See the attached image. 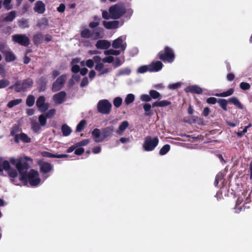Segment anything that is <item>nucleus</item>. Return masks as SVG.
Returning a JSON list of instances; mask_svg holds the SVG:
<instances>
[{
  "instance_id": "nucleus-1",
  "label": "nucleus",
  "mask_w": 252,
  "mask_h": 252,
  "mask_svg": "<svg viewBox=\"0 0 252 252\" xmlns=\"http://www.w3.org/2000/svg\"><path fill=\"white\" fill-rule=\"evenodd\" d=\"M11 163L15 166L20 173V180L29 183L32 186H37L40 184L41 179L38 171L31 169L28 172L29 166L26 163H21L19 160L10 158Z\"/></svg>"
},
{
  "instance_id": "nucleus-2",
  "label": "nucleus",
  "mask_w": 252,
  "mask_h": 252,
  "mask_svg": "<svg viewBox=\"0 0 252 252\" xmlns=\"http://www.w3.org/2000/svg\"><path fill=\"white\" fill-rule=\"evenodd\" d=\"M125 13L126 10L122 4H115L109 8V12L106 11L102 12V17L105 19L112 18L116 19L121 17Z\"/></svg>"
},
{
  "instance_id": "nucleus-3",
  "label": "nucleus",
  "mask_w": 252,
  "mask_h": 252,
  "mask_svg": "<svg viewBox=\"0 0 252 252\" xmlns=\"http://www.w3.org/2000/svg\"><path fill=\"white\" fill-rule=\"evenodd\" d=\"M7 171L9 177L12 178L11 181L16 185H19L15 181L14 178L18 175L17 172L15 169H11L9 162L7 160H4L0 163V175L4 176L3 170Z\"/></svg>"
},
{
  "instance_id": "nucleus-4",
  "label": "nucleus",
  "mask_w": 252,
  "mask_h": 252,
  "mask_svg": "<svg viewBox=\"0 0 252 252\" xmlns=\"http://www.w3.org/2000/svg\"><path fill=\"white\" fill-rule=\"evenodd\" d=\"M158 142V138L157 137L147 136L145 138L143 149L146 151H152L157 146Z\"/></svg>"
},
{
  "instance_id": "nucleus-5",
  "label": "nucleus",
  "mask_w": 252,
  "mask_h": 252,
  "mask_svg": "<svg viewBox=\"0 0 252 252\" xmlns=\"http://www.w3.org/2000/svg\"><path fill=\"white\" fill-rule=\"evenodd\" d=\"M158 56L160 60L169 63H172L175 58L174 54L172 49L168 47H166L163 52H160L158 53Z\"/></svg>"
},
{
  "instance_id": "nucleus-6",
  "label": "nucleus",
  "mask_w": 252,
  "mask_h": 252,
  "mask_svg": "<svg viewBox=\"0 0 252 252\" xmlns=\"http://www.w3.org/2000/svg\"><path fill=\"white\" fill-rule=\"evenodd\" d=\"M32 84V80L31 79H27L24 81L22 84L19 82H17L14 85L10 86V89H14L17 92L25 91L30 89Z\"/></svg>"
},
{
  "instance_id": "nucleus-7",
  "label": "nucleus",
  "mask_w": 252,
  "mask_h": 252,
  "mask_svg": "<svg viewBox=\"0 0 252 252\" xmlns=\"http://www.w3.org/2000/svg\"><path fill=\"white\" fill-rule=\"evenodd\" d=\"M112 108L111 103L107 99H102L97 104V111L102 114L110 113Z\"/></svg>"
},
{
  "instance_id": "nucleus-8",
  "label": "nucleus",
  "mask_w": 252,
  "mask_h": 252,
  "mask_svg": "<svg viewBox=\"0 0 252 252\" xmlns=\"http://www.w3.org/2000/svg\"><path fill=\"white\" fill-rule=\"evenodd\" d=\"M250 194L248 192L242 194L237 200L235 206V212L239 213L242 210L244 205L251 202L250 199Z\"/></svg>"
},
{
  "instance_id": "nucleus-9",
  "label": "nucleus",
  "mask_w": 252,
  "mask_h": 252,
  "mask_svg": "<svg viewBox=\"0 0 252 252\" xmlns=\"http://www.w3.org/2000/svg\"><path fill=\"white\" fill-rule=\"evenodd\" d=\"M126 35H124L114 40L112 44L113 48L114 49H119L120 51L124 52L127 46V44L126 42Z\"/></svg>"
},
{
  "instance_id": "nucleus-10",
  "label": "nucleus",
  "mask_w": 252,
  "mask_h": 252,
  "mask_svg": "<svg viewBox=\"0 0 252 252\" xmlns=\"http://www.w3.org/2000/svg\"><path fill=\"white\" fill-rule=\"evenodd\" d=\"M12 40L15 43L21 45L28 46L30 44L29 37L25 34H16L12 36Z\"/></svg>"
},
{
  "instance_id": "nucleus-11",
  "label": "nucleus",
  "mask_w": 252,
  "mask_h": 252,
  "mask_svg": "<svg viewBox=\"0 0 252 252\" xmlns=\"http://www.w3.org/2000/svg\"><path fill=\"white\" fill-rule=\"evenodd\" d=\"M66 77L65 75H62L57 78L52 85V90L53 92H57L62 89L66 80Z\"/></svg>"
},
{
  "instance_id": "nucleus-12",
  "label": "nucleus",
  "mask_w": 252,
  "mask_h": 252,
  "mask_svg": "<svg viewBox=\"0 0 252 252\" xmlns=\"http://www.w3.org/2000/svg\"><path fill=\"white\" fill-rule=\"evenodd\" d=\"M36 105L41 112H45L49 107V104L45 102V98L43 96H40L37 98Z\"/></svg>"
},
{
  "instance_id": "nucleus-13",
  "label": "nucleus",
  "mask_w": 252,
  "mask_h": 252,
  "mask_svg": "<svg viewBox=\"0 0 252 252\" xmlns=\"http://www.w3.org/2000/svg\"><path fill=\"white\" fill-rule=\"evenodd\" d=\"M92 134L94 141L96 143L101 142L105 139L103 137L102 132L99 129L94 128L92 131Z\"/></svg>"
},
{
  "instance_id": "nucleus-14",
  "label": "nucleus",
  "mask_w": 252,
  "mask_h": 252,
  "mask_svg": "<svg viewBox=\"0 0 252 252\" xmlns=\"http://www.w3.org/2000/svg\"><path fill=\"white\" fill-rule=\"evenodd\" d=\"M103 62H101L96 64L95 69L100 72L99 75L106 74L109 73L112 69L111 67H108L105 66Z\"/></svg>"
},
{
  "instance_id": "nucleus-15",
  "label": "nucleus",
  "mask_w": 252,
  "mask_h": 252,
  "mask_svg": "<svg viewBox=\"0 0 252 252\" xmlns=\"http://www.w3.org/2000/svg\"><path fill=\"white\" fill-rule=\"evenodd\" d=\"M33 10L35 12L38 14L44 13L46 10L45 3L41 0L37 1L34 4Z\"/></svg>"
},
{
  "instance_id": "nucleus-16",
  "label": "nucleus",
  "mask_w": 252,
  "mask_h": 252,
  "mask_svg": "<svg viewBox=\"0 0 252 252\" xmlns=\"http://www.w3.org/2000/svg\"><path fill=\"white\" fill-rule=\"evenodd\" d=\"M66 94L64 92L62 91L53 95V99L54 102L58 104L62 103L65 100Z\"/></svg>"
},
{
  "instance_id": "nucleus-17",
  "label": "nucleus",
  "mask_w": 252,
  "mask_h": 252,
  "mask_svg": "<svg viewBox=\"0 0 252 252\" xmlns=\"http://www.w3.org/2000/svg\"><path fill=\"white\" fill-rule=\"evenodd\" d=\"M186 93H191L197 94H201L203 92L202 89L197 85H191L186 87L185 89Z\"/></svg>"
},
{
  "instance_id": "nucleus-18",
  "label": "nucleus",
  "mask_w": 252,
  "mask_h": 252,
  "mask_svg": "<svg viewBox=\"0 0 252 252\" xmlns=\"http://www.w3.org/2000/svg\"><path fill=\"white\" fill-rule=\"evenodd\" d=\"M150 72H157L161 69L163 64L160 61L153 62L149 65Z\"/></svg>"
},
{
  "instance_id": "nucleus-19",
  "label": "nucleus",
  "mask_w": 252,
  "mask_h": 252,
  "mask_svg": "<svg viewBox=\"0 0 252 252\" xmlns=\"http://www.w3.org/2000/svg\"><path fill=\"white\" fill-rule=\"evenodd\" d=\"M111 46V43L106 40H99L97 41L95 46L99 49H107Z\"/></svg>"
},
{
  "instance_id": "nucleus-20",
  "label": "nucleus",
  "mask_w": 252,
  "mask_h": 252,
  "mask_svg": "<svg viewBox=\"0 0 252 252\" xmlns=\"http://www.w3.org/2000/svg\"><path fill=\"white\" fill-rule=\"evenodd\" d=\"M40 171L43 173H47L53 169L52 165L46 162H41L40 163Z\"/></svg>"
},
{
  "instance_id": "nucleus-21",
  "label": "nucleus",
  "mask_w": 252,
  "mask_h": 252,
  "mask_svg": "<svg viewBox=\"0 0 252 252\" xmlns=\"http://www.w3.org/2000/svg\"><path fill=\"white\" fill-rule=\"evenodd\" d=\"M129 123L126 121L122 122L119 125L118 129L116 131V133L119 135L123 134L125 130L128 127Z\"/></svg>"
},
{
  "instance_id": "nucleus-22",
  "label": "nucleus",
  "mask_w": 252,
  "mask_h": 252,
  "mask_svg": "<svg viewBox=\"0 0 252 252\" xmlns=\"http://www.w3.org/2000/svg\"><path fill=\"white\" fill-rule=\"evenodd\" d=\"M119 22L118 21H104L103 22L104 27L107 29H114L119 27Z\"/></svg>"
},
{
  "instance_id": "nucleus-23",
  "label": "nucleus",
  "mask_w": 252,
  "mask_h": 252,
  "mask_svg": "<svg viewBox=\"0 0 252 252\" xmlns=\"http://www.w3.org/2000/svg\"><path fill=\"white\" fill-rule=\"evenodd\" d=\"M103 37V32L102 29H95L93 30L91 35V37L92 38V39H97L98 38H102Z\"/></svg>"
},
{
  "instance_id": "nucleus-24",
  "label": "nucleus",
  "mask_w": 252,
  "mask_h": 252,
  "mask_svg": "<svg viewBox=\"0 0 252 252\" xmlns=\"http://www.w3.org/2000/svg\"><path fill=\"white\" fill-rule=\"evenodd\" d=\"M19 140L25 143H29L31 142V138L27 134L22 133L20 134L16 135L15 136V141L16 142H18Z\"/></svg>"
},
{
  "instance_id": "nucleus-25",
  "label": "nucleus",
  "mask_w": 252,
  "mask_h": 252,
  "mask_svg": "<svg viewBox=\"0 0 252 252\" xmlns=\"http://www.w3.org/2000/svg\"><path fill=\"white\" fill-rule=\"evenodd\" d=\"M102 134L104 139L111 136L114 132V127L110 126L106 127L102 130Z\"/></svg>"
},
{
  "instance_id": "nucleus-26",
  "label": "nucleus",
  "mask_w": 252,
  "mask_h": 252,
  "mask_svg": "<svg viewBox=\"0 0 252 252\" xmlns=\"http://www.w3.org/2000/svg\"><path fill=\"white\" fill-rule=\"evenodd\" d=\"M61 130L64 136H69L72 131V129L66 124H63L62 126Z\"/></svg>"
},
{
  "instance_id": "nucleus-27",
  "label": "nucleus",
  "mask_w": 252,
  "mask_h": 252,
  "mask_svg": "<svg viewBox=\"0 0 252 252\" xmlns=\"http://www.w3.org/2000/svg\"><path fill=\"white\" fill-rule=\"evenodd\" d=\"M5 55V60L7 62H10L15 60V56L11 51H7L4 53Z\"/></svg>"
},
{
  "instance_id": "nucleus-28",
  "label": "nucleus",
  "mask_w": 252,
  "mask_h": 252,
  "mask_svg": "<svg viewBox=\"0 0 252 252\" xmlns=\"http://www.w3.org/2000/svg\"><path fill=\"white\" fill-rule=\"evenodd\" d=\"M43 35L40 32L37 33L33 36V41L36 44L40 43L42 42Z\"/></svg>"
},
{
  "instance_id": "nucleus-29",
  "label": "nucleus",
  "mask_w": 252,
  "mask_h": 252,
  "mask_svg": "<svg viewBox=\"0 0 252 252\" xmlns=\"http://www.w3.org/2000/svg\"><path fill=\"white\" fill-rule=\"evenodd\" d=\"M22 102V99H16L9 101L7 106L8 108H11L13 106L18 105Z\"/></svg>"
},
{
  "instance_id": "nucleus-30",
  "label": "nucleus",
  "mask_w": 252,
  "mask_h": 252,
  "mask_svg": "<svg viewBox=\"0 0 252 252\" xmlns=\"http://www.w3.org/2000/svg\"><path fill=\"white\" fill-rule=\"evenodd\" d=\"M134 95L132 94H129L126 95L125 99V102L127 105H128L132 103L134 100Z\"/></svg>"
},
{
  "instance_id": "nucleus-31",
  "label": "nucleus",
  "mask_w": 252,
  "mask_h": 252,
  "mask_svg": "<svg viewBox=\"0 0 252 252\" xmlns=\"http://www.w3.org/2000/svg\"><path fill=\"white\" fill-rule=\"evenodd\" d=\"M35 102V97L32 95H29L26 100V104L29 106L31 107L33 106Z\"/></svg>"
},
{
  "instance_id": "nucleus-32",
  "label": "nucleus",
  "mask_w": 252,
  "mask_h": 252,
  "mask_svg": "<svg viewBox=\"0 0 252 252\" xmlns=\"http://www.w3.org/2000/svg\"><path fill=\"white\" fill-rule=\"evenodd\" d=\"M170 145L168 144H166L163 146L160 150L159 154L161 156L164 155L168 152V151L170 150Z\"/></svg>"
},
{
  "instance_id": "nucleus-33",
  "label": "nucleus",
  "mask_w": 252,
  "mask_h": 252,
  "mask_svg": "<svg viewBox=\"0 0 252 252\" xmlns=\"http://www.w3.org/2000/svg\"><path fill=\"white\" fill-rule=\"evenodd\" d=\"M229 101L232 103L233 104H234L235 106H236L238 108H239L240 109L243 108L242 105H241L239 100L237 98H236V97L230 98L229 99Z\"/></svg>"
},
{
  "instance_id": "nucleus-34",
  "label": "nucleus",
  "mask_w": 252,
  "mask_h": 252,
  "mask_svg": "<svg viewBox=\"0 0 252 252\" xmlns=\"http://www.w3.org/2000/svg\"><path fill=\"white\" fill-rule=\"evenodd\" d=\"M120 50H116L114 49H109L108 50L105 51L104 53L105 55H112L115 56H118L120 54Z\"/></svg>"
},
{
  "instance_id": "nucleus-35",
  "label": "nucleus",
  "mask_w": 252,
  "mask_h": 252,
  "mask_svg": "<svg viewBox=\"0 0 252 252\" xmlns=\"http://www.w3.org/2000/svg\"><path fill=\"white\" fill-rule=\"evenodd\" d=\"M233 93V89H231L226 92H223L220 94H216L215 95L217 96L226 97L231 95Z\"/></svg>"
},
{
  "instance_id": "nucleus-36",
  "label": "nucleus",
  "mask_w": 252,
  "mask_h": 252,
  "mask_svg": "<svg viewBox=\"0 0 252 252\" xmlns=\"http://www.w3.org/2000/svg\"><path fill=\"white\" fill-rule=\"evenodd\" d=\"M16 12L14 11H11L5 17V20L6 21L11 22L15 18Z\"/></svg>"
},
{
  "instance_id": "nucleus-37",
  "label": "nucleus",
  "mask_w": 252,
  "mask_h": 252,
  "mask_svg": "<svg viewBox=\"0 0 252 252\" xmlns=\"http://www.w3.org/2000/svg\"><path fill=\"white\" fill-rule=\"evenodd\" d=\"M86 124V121L85 120H81L76 126V131L78 132L81 131L84 128Z\"/></svg>"
},
{
  "instance_id": "nucleus-38",
  "label": "nucleus",
  "mask_w": 252,
  "mask_h": 252,
  "mask_svg": "<svg viewBox=\"0 0 252 252\" xmlns=\"http://www.w3.org/2000/svg\"><path fill=\"white\" fill-rule=\"evenodd\" d=\"M123 99L120 97H116L114 99L113 104L116 108L119 107L122 103Z\"/></svg>"
},
{
  "instance_id": "nucleus-39",
  "label": "nucleus",
  "mask_w": 252,
  "mask_h": 252,
  "mask_svg": "<svg viewBox=\"0 0 252 252\" xmlns=\"http://www.w3.org/2000/svg\"><path fill=\"white\" fill-rule=\"evenodd\" d=\"M149 65H142L138 68L137 72L139 73H144L148 71H149Z\"/></svg>"
},
{
  "instance_id": "nucleus-40",
  "label": "nucleus",
  "mask_w": 252,
  "mask_h": 252,
  "mask_svg": "<svg viewBox=\"0 0 252 252\" xmlns=\"http://www.w3.org/2000/svg\"><path fill=\"white\" fill-rule=\"evenodd\" d=\"M218 102L220 106L225 111L227 110V101L225 99H220L219 100Z\"/></svg>"
},
{
  "instance_id": "nucleus-41",
  "label": "nucleus",
  "mask_w": 252,
  "mask_h": 252,
  "mask_svg": "<svg viewBox=\"0 0 252 252\" xmlns=\"http://www.w3.org/2000/svg\"><path fill=\"white\" fill-rule=\"evenodd\" d=\"M19 27L23 29L27 28L30 26L27 20H22L19 21Z\"/></svg>"
},
{
  "instance_id": "nucleus-42",
  "label": "nucleus",
  "mask_w": 252,
  "mask_h": 252,
  "mask_svg": "<svg viewBox=\"0 0 252 252\" xmlns=\"http://www.w3.org/2000/svg\"><path fill=\"white\" fill-rule=\"evenodd\" d=\"M149 94L151 99H157L160 96V94L155 90H151L149 92Z\"/></svg>"
},
{
  "instance_id": "nucleus-43",
  "label": "nucleus",
  "mask_w": 252,
  "mask_h": 252,
  "mask_svg": "<svg viewBox=\"0 0 252 252\" xmlns=\"http://www.w3.org/2000/svg\"><path fill=\"white\" fill-rule=\"evenodd\" d=\"M90 141L88 139H86L82 140L80 142L76 143V146L82 147L83 146H87L89 143Z\"/></svg>"
},
{
  "instance_id": "nucleus-44",
  "label": "nucleus",
  "mask_w": 252,
  "mask_h": 252,
  "mask_svg": "<svg viewBox=\"0 0 252 252\" xmlns=\"http://www.w3.org/2000/svg\"><path fill=\"white\" fill-rule=\"evenodd\" d=\"M92 33L88 29H84L81 32V36L85 38H89L91 37Z\"/></svg>"
},
{
  "instance_id": "nucleus-45",
  "label": "nucleus",
  "mask_w": 252,
  "mask_h": 252,
  "mask_svg": "<svg viewBox=\"0 0 252 252\" xmlns=\"http://www.w3.org/2000/svg\"><path fill=\"white\" fill-rule=\"evenodd\" d=\"M140 100L142 101L149 102L151 100L150 95L147 94H143L140 96Z\"/></svg>"
},
{
  "instance_id": "nucleus-46",
  "label": "nucleus",
  "mask_w": 252,
  "mask_h": 252,
  "mask_svg": "<svg viewBox=\"0 0 252 252\" xmlns=\"http://www.w3.org/2000/svg\"><path fill=\"white\" fill-rule=\"evenodd\" d=\"M48 24L47 19L45 18L41 19L37 23V26L38 27H42L43 26H46Z\"/></svg>"
},
{
  "instance_id": "nucleus-47",
  "label": "nucleus",
  "mask_w": 252,
  "mask_h": 252,
  "mask_svg": "<svg viewBox=\"0 0 252 252\" xmlns=\"http://www.w3.org/2000/svg\"><path fill=\"white\" fill-rule=\"evenodd\" d=\"M46 116L44 115H40L39 116V122L41 126H45L46 124Z\"/></svg>"
},
{
  "instance_id": "nucleus-48",
  "label": "nucleus",
  "mask_w": 252,
  "mask_h": 252,
  "mask_svg": "<svg viewBox=\"0 0 252 252\" xmlns=\"http://www.w3.org/2000/svg\"><path fill=\"white\" fill-rule=\"evenodd\" d=\"M9 84V81L6 79L0 80V89L4 88Z\"/></svg>"
},
{
  "instance_id": "nucleus-49",
  "label": "nucleus",
  "mask_w": 252,
  "mask_h": 252,
  "mask_svg": "<svg viewBox=\"0 0 252 252\" xmlns=\"http://www.w3.org/2000/svg\"><path fill=\"white\" fill-rule=\"evenodd\" d=\"M130 69L128 68H123L120 70L119 75H128L130 73Z\"/></svg>"
},
{
  "instance_id": "nucleus-50",
  "label": "nucleus",
  "mask_w": 252,
  "mask_h": 252,
  "mask_svg": "<svg viewBox=\"0 0 252 252\" xmlns=\"http://www.w3.org/2000/svg\"><path fill=\"white\" fill-rule=\"evenodd\" d=\"M181 86V83L180 82H177L176 83L170 84L168 86V88L170 90H175V89H177L178 88H180Z\"/></svg>"
},
{
  "instance_id": "nucleus-51",
  "label": "nucleus",
  "mask_w": 252,
  "mask_h": 252,
  "mask_svg": "<svg viewBox=\"0 0 252 252\" xmlns=\"http://www.w3.org/2000/svg\"><path fill=\"white\" fill-rule=\"evenodd\" d=\"M85 151V150L83 148L81 147H77L75 149L74 153L76 155H82Z\"/></svg>"
},
{
  "instance_id": "nucleus-52",
  "label": "nucleus",
  "mask_w": 252,
  "mask_h": 252,
  "mask_svg": "<svg viewBox=\"0 0 252 252\" xmlns=\"http://www.w3.org/2000/svg\"><path fill=\"white\" fill-rule=\"evenodd\" d=\"M41 155L44 157L55 158V155L52 154L48 152L43 151L41 153Z\"/></svg>"
},
{
  "instance_id": "nucleus-53",
  "label": "nucleus",
  "mask_w": 252,
  "mask_h": 252,
  "mask_svg": "<svg viewBox=\"0 0 252 252\" xmlns=\"http://www.w3.org/2000/svg\"><path fill=\"white\" fill-rule=\"evenodd\" d=\"M240 88L244 90H247L250 88V85L249 83L246 82H242L240 85Z\"/></svg>"
},
{
  "instance_id": "nucleus-54",
  "label": "nucleus",
  "mask_w": 252,
  "mask_h": 252,
  "mask_svg": "<svg viewBox=\"0 0 252 252\" xmlns=\"http://www.w3.org/2000/svg\"><path fill=\"white\" fill-rule=\"evenodd\" d=\"M114 59L113 57L108 56V57H106L105 58L102 59V61L103 63H111L114 61Z\"/></svg>"
},
{
  "instance_id": "nucleus-55",
  "label": "nucleus",
  "mask_w": 252,
  "mask_h": 252,
  "mask_svg": "<svg viewBox=\"0 0 252 252\" xmlns=\"http://www.w3.org/2000/svg\"><path fill=\"white\" fill-rule=\"evenodd\" d=\"M56 113V110L55 109H52L49 110L46 114V117L47 118H51Z\"/></svg>"
},
{
  "instance_id": "nucleus-56",
  "label": "nucleus",
  "mask_w": 252,
  "mask_h": 252,
  "mask_svg": "<svg viewBox=\"0 0 252 252\" xmlns=\"http://www.w3.org/2000/svg\"><path fill=\"white\" fill-rule=\"evenodd\" d=\"M251 126L250 125L246 126L242 131H239L237 133L238 136L241 137L243 134L247 132L248 128Z\"/></svg>"
},
{
  "instance_id": "nucleus-57",
  "label": "nucleus",
  "mask_w": 252,
  "mask_h": 252,
  "mask_svg": "<svg viewBox=\"0 0 252 252\" xmlns=\"http://www.w3.org/2000/svg\"><path fill=\"white\" fill-rule=\"evenodd\" d=\"M138 49L137 47H133L132 48L130 51L129 53L132 56H134L136 55L138 53Z\"/></svg>"
},
{
  "instance_id": "nucleus-58",
  "label": "nucleus",
  "mask_w": 252,
  "mask_h": 252,
  "mask_svg": "<svg viewBox=\"0 0 252 252\" xmlns=\"http://www.w3.org/2000/svg\"><path fill=\"white\" fill-rule=\"evenodd\" d=\"M11 0H4L3 1V6L7 10L11 9L10 3H11Z\"/></svg>"
},
{
  "instance_id": "nucleus-59",
  "label": "nucleus",
  "mask_w": 252,
  "mask_h": 252,
  "mask_svg": "<svg viewBox=\"0 0 252 252\" xmlns=\"http://www.w3.org/2000/svg\"><path fill=\"white\" fill-rule=\"evenodd\" d=\"M159 107H164L170 104V102L167 100H161L159 101Z\"/></svg>"
},
{
  "instance_id": "nucleus-60",
  "label": "nucleus",
  "mask_w": 252,
  "mask_h": 252,
  "mask_svg": "<svg viewBox=\"0 0 252 252\" xmlns=\"http://www.w3.org/2000/svg\"><path fill=\"white\" fill-rule=\"evenodd\" d=\"M86 65L89 68H92L94 65V62L93 60L89 59L86 61Z\"/></svg>"
},
{
  "instance_id": "nucleus-61",
  "label": "nucleus",
  "mask_w": 252,
  "mask_h": 252,
  "mask_svg": "<svg viewBox=\"0 0 252 252\" xmlns=\"http://www.w3.org/2000/svg\"><path fill=\"white\" fill-rule=\"evenodd\" d=\"M217 102V99L215 97H211L207 99V102L209 104H214Z\"/></svg>"
},
{
  "instance_id": "nucleus-62",
  "label": "nucleus",
  "mask_w": 252,
  "mask_h": 252,
  "mask_svg": "<svg viewBox=\"0 0 252 252\" xmlns=\"http://www.w3.org/2000/svg\"><path fill=\"white\" fill-rule=\"evenodd\" d=\"M0 74L3 77L6 76V72L4 66L1 64H0Z\"/></svg>"
},
{
  "instance_id": "nucleus-63",
  "label": "nucleus",
  "mask_w": 252,
  "mask_h": 252,
  "mask_svg": "<svg viewBox=\"0 0 252 252\" xmlns=\"http://www.w3.org/2000/svg\"><path fill=\"white\" fill-rule=\"evenodd\" d=\"M88 84V78L86 77H85L83 79L81 82L80 86L81 87H84L86 86H87Z\"/></svg>"
},
{
  "instance_id": "nucleus-64",
  "label": "nucleus",
  "mask_w": 252,
  "mask_h": 252,
  "mask_svg": "<svg viewBox=\"0 0 252 252\" xmlns=\"http://www.w3.org/2000/svg\"><path fill=\"white\" fill-rule=\"evenodd\" d=\"M152 106L149 103H145L143 105V108L145 112H149L151 109Z\"/></svg>"
}]
</instances>
